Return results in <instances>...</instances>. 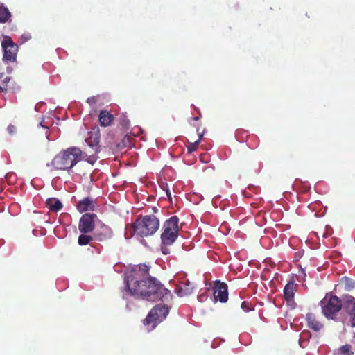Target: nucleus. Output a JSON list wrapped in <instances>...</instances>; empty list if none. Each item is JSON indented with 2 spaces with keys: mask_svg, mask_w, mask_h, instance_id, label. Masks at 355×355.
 I'll use <instances>...</instances> for the list:
<instances>
[{
  "mask_svg": "<svg viewBox=\"0 0 355 355\" xmlns=\"http://www.w3.org/2000/svg\"><path fill=\"white\" fill-rule=\"evenodd\" d=\"M114 121V116L106 110H101L99 113L100 125L107 127Z\"/></svg>",
  "mask_w": 355,
  "mask_h": 355,
  "instance_id": "4468645a",
  "label": "nucleus"
},
{
  "mask_svg": "<svg viewBox=\"0 0 355 355\" xmlns=\"http://www.w3.org/2000/svg\"><path fill=\"white\" fill-rule=\"evenodd\" d=\"M202 137V135L201 134H199V139H201V137ZM200 139H198L197 141H196V143L193 144V146H196L198 144V142L200 141Z\"/></svg>",
  "mask_w": 355,
  "mask_h": 355,
  "instance_id": "c756f323",
  "label": "nucleus"
},
{
  "mask_svg": "<svg viewBox=\"0 0 355 355\" xmlns=\"http://www.w3.org/2000/svg\"><path fill=\"white\" fill-rule=\"evenodd\" d=\"M86 102H87V104L90 105H93L96 104V102H97V99L96 98V96H92L87 98V100H86Z\"/></svg>",
  "mask_w": 355,
  "mask_h": 355,
  "instance_id": "cd10ccee",
  "label": "nucleus"
},
{
  "mask_svg": "<svg viewBox=\"0 0 355 355\" xmlns=\"http://www.w3.org/2000/svg\"><path fill=\"white\" fill-rule=\"evenodd\" d=\"M85 142L92 148L94 153H98L100 152V147H98V142H100V132L95 130L90 132V135L87 139H85Z\"/></svg>",
  "mask_w": 355,
  "mask_h": 355,
  "instance_id": "f8f14e48",
  "label": "nucleus"
},
{
  "mask_svg": "<svg viewBox=\"0 0 355 355\" xmlns=\"http://www.w3.org/2000/svg\"><path fill=\"white\" fill-rule=\"evenodd\" d=\"M149 267L140 264L132 268L125 275V287L129 293L148 301H153L155 296V280L148 276Z\"/></svg>",
  "mask_w": 355,
  "mask_h": 355,
  "instance_id": "f257e3e1",
  "label": "nucleus"
},
{
  "mask_svg": "<svg viewBox=\"0 0 355 355\" xmlns=\"http://www.w3.org/2000/svg\"><path fill=\"white\" fill-rule=\"evenodd\" d=\"M8 132L10 135H14L15 134H16V126L12 124L8 125Z\"/></svg>",
  "mask_w": 355,
  "mask_h": 355,
  "instance_id": "a878e982",
  "label": "nucleus"
},
{
  "mask_svg": "<svg viewBox=\"0 0 355 355\" xmlns=\"http://www.w3.org/2000/svg\"><path fill=\"white\" fill-rule=\"evenodd\" d=\"M94 235L92 236L95 238V241L98 242H105L112 237V230L107 225L100 224L99 227L92 231Z\"/></svg>",
  "mask_w": 355,
  "mask_h": 355,
  "instance_id": "1a4fd4ad",
  "label": "nucleus"
},
{
  "mask_svg": "<svg viewBox=\"0 0 355 355\" xmlns=\"http://www.w3.org/2000/svg\"><path fill=\"white\" fill-rule=\"evenodd\" d=\"M46 204H47V207L49 209V211L53 212H58L62 209V202L56 198H52L47 199Z\"/></svg>",
  "mask_w": 355,
  "mask_h": 355,
  "instance_id": "f3484780",
  "label": "nucleus"
},
{
  "mask_svg": "<svg viewBox=\"0 0 355 355\" xmlns=\"http://www.w3.org/2000/svg\"><path fill=\"white\" fill-rule=\"evenodd\" d=\"M2 49H3V60L8 62H15L17 54V44L13 42L8 36L3 37L1 42Z\"/></svg>",
  "mask_w": 355,
  "mask_h": 355,
  "instance_id": "0eeeda50",
  "label": "nucleus"
},
{
  "mask_svg": "<svg viewBox=\"0 0 355 355\" xmlns=\"http://www.w3.org/2000/svg\"><path fill=\"white\" fill-rule=\"evenodd\" d=\"M10 20V12L3 3H0V24H6Z\"/></svg>",
  "mask_w": 355,
  "mask_h": 355,
  "instance_id": "aec40b11",
  "label": "nucleus"
},
{
  "mask_svg": "<svg viewBox=\"0 0 355 355\" xmlns=\"http://www.w3.org/2000/svg\"><path fill=\"white\" fill-rule=\"evenodd\" d=\"M93 240H94V237L91 235L81 233V235L78 236V238H77V244L80 246H85L89 244Z\"/></svg>",
  "mask_w": 355,
  "mask_h": 355,
  "instance_id": "412c9836",
  "label": "nucleus"
},
{
  "mask_svg": "<svg viewBox=\"0 0 355 355\" xmlns=\"http://www.w3.org/2000/svg\"><path fill=\"white\" fill-rule=\"evenodd\" d=\"M241 307H243V310H245V309L247 308V306H245V302H243V304H241Z\"/></svg>",
  "mask_w": 355,
  "mask_h": 355,
  "instance_id": "7c9ffc66",
  "label": "nucleus"
},
{
  "mask_svg": "<svg viewBox=\"0 0 355 355\" xmlns=\"http://www.w3.org/2000/svg\"><path fill=\"white\" fill-rule=\"evenodd\" d=\"M340 352L343 355H351V352H349V346L345 345L343 346L340 348Z\"/></svg>",
  "mask_w": 355,
  "mask_h": 355,
  "instance_id": "393cba45",
  "label": "nucleus"
},
{
  "mask_svg": "<svg viewBox=\"0 0 355 355\" xmlns=\"http://www.w3.org/2000/svg\"><path fill=\"white\" fill-rule=\"evenodd\" d=\"M29 39H30L29 35H23V36H21V41H23V42L28 41Z\"/></svg>",
  "mask_w": 355,
  "mask_h": 355,
  "instance_id": "c85d7f7f",
  "label": "nucleus"
},
{
  "mask_svg": "<svg viewBox=\"0 0 355 355\" xmlns=\"http://www.w3.org/2000/svg\"><path fill=\"white\" fill-rule=\"evenodd\" d=\"M283 293H284V297L287 301H291L293 297H294V293H295V284L293 282H288L286 287H284V290H283Z\"/></svg>",
  "mask_w": 355,
  "mask_h": 355,
  "instance_id": "6ab92c4d",
  "label": "nucleus"
},
{
  "mask_svg": "<svg viewBox=\"0 0 355 355\" xmlns=\"http://www.w3.org/2000/svg\"><path fill=\"white\" fill-rule=\"evenodd\" d=\"M9 77L4 75L3 73H0V93L7 89V85H8Z\"/></svg>",
  "mask_w": 355,
  "mask_h": 355,
  "instance_id": "4be33fe9",
  "label": "nucleus"
},
{
  "mask_svg": "<svg viewBox=\"0 0 355 355\" xmlns=\"http://www.w3.org/2000/svg\"><path fill=\"white\" fill-rule=\"evenodd\" d=\"M306 321H307V325H309V327L315 331H320L323 327L322 323L318 322L314 315L311 313H307V315H306Z\"/></svg>",
  "mask_w": 355,
  "mask_h": 355,
  "instance_id": "2eb2a0df",
  "label": "nucleus"
},
{
  "mask_svg": "<svg viewBox=\"0 0 355 355\" xmlns=\"http://www.w3.org/2000/svg\"><path fill=\"white\" fill-rule=\"evenodd\" d=\"M155 232V216L153 215L139 216L135 222L125 226V237L131 238L136 236L141 239V243L144 246H148L144 239L153 236Z\"/></svg>",
  "mask_w": 355,
  "mask_h": 355,
  "instance_id": "f03ea898",
  "label": "nucleus"
},
{
  "mask_svg": "<svg viewBox=\"0 0 355 355\" xmlns=\"http://www.w3.org/2000/svg\"><path fill=\"white\" fill-rule=\"evenodd\" d=\"M96 203H94V200L89 197H85L77 202L76 209L78 212L83 213L94 211Z\"/></svg>",
  "mask_w": 355,
  "mask_h": 355,
  "instance_id": "9b49d317",
  "label": "nucleus"
},
{
  "mask_svg": "<svg viewBox=\"0 0 355 355\" xmlns=\"http://www.w3.org/2000/svg\"><path fill=\"white\" fill-rule=\"evenodd\" d=\"M83 159V153L77 147L65 149L54 156L51 165L58 171H69Z\"/></svg>",
  "mask_w": 355,
  "mask_h": 355,
  "instance_id": "7ed1b4c3",
  "label": "nucleus"
},
{
  "mask_svg": "<svg viewBox=\"0 0 355 355\" xmlns=\"http://www.w3.org/2000/svg\"><path fill=\"white\" fill-rule=\"evenodd\" d=\"M214 299L218 300L220 302L225 303L228 300V293H227V285L219 281L214 282Z\"/></svg>",
  "mask_w": 355,
  "mask_h": 355,
  "instance_id": "9d476101",
  "label": "nucleus"
},
{
  "mask_svg": "<svg viewBox=\"0 0 355 355\" xmlns=\"http://www.w3.org/2000/svg\"><path fill=\"white\" fill-rule=\"evenodd\" d=\"M342 307L346 309V302L341 303L338 297L327 294L325 297L321 300V309L322 313L327 319H334V315L338 313Z\"/></svg>",
  "mask_w": 355,
  "mask_h": 355,
  "instance_id": "423d86ee",
  "label": "nucleus"
},
{
  "mask_svg": "<svg viewBox=\"0 0 355 355\" xmlns=\"http://www.w3.org/2000/svg\"><path fill=\"white\" fill-rule=\"evenodd\" d=\"M159 188H161V191H162V193H159V198L164 199V196L163 195H165L166 196V198H168V200L171 201L172 198H171V193H169L168 187L167 186V184L161 182L159 183Z\"/></svg>",
  "mask_w": 355,
  "mask_h": 355,
  "instance_id": "5701e85b",
  "label": "nucleus"
},
{
  "mask_svg": "<svg viewBox=\"0 0 355 355\" xmlns=\"http://www.w3.org/2000/svg\"><path fill=\"white\" fill-rule=\"evenodd\" d=\"M122 145H123V146L127 147V148H128L131 146V143L130 142L129 137H124V139H123Z\"/></svg>",
  "mask_w": 355,
  "mask_h": 355,
  "instance_id": "bb28decb",
  "label": "nucleus"
},
{
  "mask_svg": "<svg viewBox=\"0 0 355 355\" xmlns=\"http://www.w3.org/2000/svg\"><path fill=\"white\" fill-rule=\"evenodd\" d=\"M347 311L352 315V325L355 327V298L347 297Z\"/></svg>",
  "mask_w": 355,
  "mask_h": 355,
  "instance_id": "dca6fc26",
  "label": "nucleus"
},
{
  "mask_svg": "<svg viewBox=\"0 0 355 355\" xmlns=\"http://www.w3.org/2000/svg\"><path fill=\"white\" fill-rule=\"evenodd\" d=\"M198 120V117H194V121H197Z\"/></svg>",
  "mask_w": 355,
  "mask_h": 355,
  "instance_id": "2f4dec72",
  "label": "nucleus"
},
{
  "mask_svg": "<svg viewBox=\"0 0 355 355\" xmlns=\"http://www.w3.org/2000/svg\"><path fill=\"white\" fill-rule=\"evenodd\" d=\"M192 286L190 285L189 282L184 284L183 286L179 287L178 290H176V294L178 296L180 297H184L189 296L192 293Z\"/></svg>",
  "mask_w": 355,
  "mask_h": 355,
  "instance_id": "a211bd4d",
  "label": "nucleus"
},
{
  "mask_svg": "<svg viewBox=\"0 0 355 355\" xmlns=\"http://www.w3.org/2000/svg\"><path fill=\"white\" fill-rule=\"evenodd\" d=\"M142 324H144V329H146L147 332L153 331L155 327V306H153V309L150 310L147 316L142 320Z\"/></svg>",
  "mask_w": 355,
  "mask_h": 355,
  "instance_id": "ddd939ff",
  "label": "nucleus"
},
{
  "mask_svg": "<svg viewBox=\"0 0 355 355\" xmlns=\"http://www.w3.org/2000/svg\"><path fill=\"white\" fill-rule=\"evenodd\" d=\"M96 154H97V153H94L91 155H87L84 153L85 161L87 162V163L91 164L92 165L94 164V162H96V160H97V156H96Z\"/></svg>",
  "mask_w": 355,
  "mask_h": 355,
  "instance_id": "b1692460",
  "label": "nucleus"
},
{
  "mask_svg": "<svg viewBox=\"0 0 355 355\" xmlns=\"http://www.w3.org/2000/svg\"><path fill=\"white\" fill-rule=\"evenodd\" d=\"M97 216L94 214H85L78 220V232L81 234L92 233L94 230V220Z\"/></svg>",
  "mask_w": 355,
  "mask_h": 355,
  "instance_id": "6e6552de",
  "label": "nucleus"
},
{
  "mask_svg": "<svg viewBox=\"0 0 355 355\" xmlns=\"http://www.w3.org/2000/svg\"><path fill=\"white\" fill-rule=\"evenodd\" d=\"M178 218L177 216H173L168 218L162 227V233H161V244H159V250L162 252V254L167 255L169 254V247L172 245L177 236L178 235Z\"/></svg>",
  "mask_w": 355,
  "mask_h": 355,
  "instance_id": "39448f33",
  "label": "nucleus"
},
{
  "mask_svg": "<svg viewBox=\"0 0 355 355\" xmlns=\"http://www.w3.org/2000/svg\"><path fill=\"white\" fill-rule=\"evenodd\" d=\"M172 294L159 282L156 283V322H163L168 315Z\"/></svg>",
  "mask_w": 355,
  "mask_h": 355,
  "instance_id": "20e7f679",
  "label": "nucleus"
}]
</instances>
